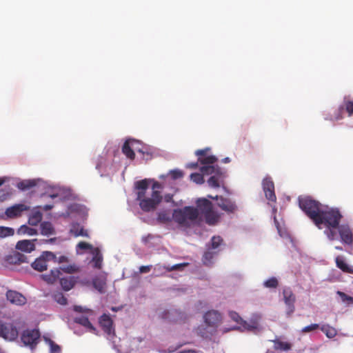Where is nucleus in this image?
I'll return each instance as SVG.
<instances>
[{
  "mask_svg": "<svg viewBox=\"0 0 353 353\" xmlns=\"http://www.w3.org/2000/svg\"><path fill=\"white\" fill-rule=\"evenodd\" d=\"M6 298L12 304L16 305H24L27 302L26 298L22 294L15 290H8Z\"/></svg>",
  "mask_w": 353,
  "mask_h": 353,
  "instance_id": "a211bd4d",
  "label": "nucleus"
},
{
  "mask_svg": "<svg viewBox=\"0 0 353 353\" xmlns=\"http://www.w3.org/2000/svg\"><path fill=\"white\" fill-rule=\"evenodd\" d=\"M75 282L76 281L74 277L72 276L63 277L60 279L61 288L65 291H69L71 290L74 287Z\"/></svg>",
  "mask_w": 353,
  "mask_h": 353,
  "instance_id": "bb28decb",
  "label": "nucleus"
},
{
  "mask_svg": "<svg viewBox=\"0 0 353 353\" xmlns=\"http://www.w3.org/2000/svg\"><path fill=\"white\" fill-rule=\"evenodd\" d=\"M50 261H56V255L50 251H44L41 256L37 258L33 262L31 263L32 268L39 272H43L47 270V263Z\"/></svg>",
  "mask_w": 353,
  "mask_h": 353,
  "instance_id": "1a4fd4ad",
  "label": "nucleus"
},
{
  "mask_svg": "<svg viewBox=\"0 0 353 353\" xmlns=\"http://www.w3.org/2000/svg\"><path fill=\"white\" fill-rule=\"evenodd\" d=\"M152 265H142L139 268L141 273H148L151 270Z\"/></svg>",
  "mask_w": 353,
  "mask_h": 353,
  "instance_id": "603ef678",
  "label": "nucleus"
},
{
  "mask_svg": "<svg viewBox=\"0 0 353 353\" xmlns=\"http://www.w3.org/2000/svg\"><path fill=\"white\" fill-rule=\"evenodd\" d=\"M172 196L170 194H167L165 196V199L166 202H170L172 200Z\"/></svg>",
  "mask_w": 353,
  "mask_h": 353,
  "instance_id": "052dcab7",
  "label": "nucleus"
},
{
  "mask_svg": "<svg viewBox=\"0 0 353 353\" xmlns=\"http://www.w3.org/2000/svg\"><path fill=\"white\" fill-rule=\"evenodd\" d=\"M283 300L286 305V314L290 316L294 312L295 295L290 288L283 290Z\"/></svg>",
  "mask_w": 353,
  "mask_h": 353,
  "instance_id": "2eb2a0df",
  "label": "nucleus"
},
{
  "mask_svg": "<svg viewBox=\"0 0 353 353\" xmlns=\"http://www.w3.org/2000/svg\"><path fill=\"white\" fill-rule=\"evenodd\" d=\"M191 179L196 183H199V173H192L190 175Z\"/></svg>",
  "mask_w": 353,
  "mask_h": 353,
  "instance_id": "6e6d98bb",
  "label": "nucleus"
},
{
  "mask_svg": "<svg viewBox=\"0 0 353 353\" xmlns=\"http://www.w3.org/2000/svg\"><path fill=\"white\" fill-rule=\"evenodd\" d=\"M61 274L60 270L56 268L51 270L49 274H43L42 278L48 283H53L57 280Z\"/></svg>",
  "mask_w": 353,
  "mask_h": 353,
  "instance_id": "a878e982",
  "label": "nucleus"
},
{
  "mask_svg": "<svg viewBox=\"0 0 353 353\" xmlns=\"http://www.w3.org/2000/svg\"><path fill=\"white\" fill-rule=\"evenodd\" d=\"M74 321L81 325L87 328L90 332L95 333L96 328L90 322L88 317L85 316H81L75 317Z\"/></svg>",
  "mask_w": 353,
  "mask_h": 353,
  "instance_id": "5701e85b",
  "label": "nucleus"
},
{
  "mask_svg": "<svg viewBox=\"0 0 353 353\" xmlns=\"http://www.w3.org/2000/svg\"><path fill=\"white\" fill-rule=\"evenodd\" d=\"M262 188L265 198L269 201H276V197L274 193V184L271 177L267 176L263 179Z\"/></svg>",
  "mask_w": 353,
  "mask_h": 353,
  "instance_id": "4468645a",
  "label": "nucleus"
},
{
  "mask_svg": "<svg viewBox=\"0 0 353 353\" xmlns=\"http://www.w3.org/2000/svg\"><path fill=\"white\" fill-rule=\"evenodd\" d=\"M336 294L339 296L341 301L346 305H353V297L341 291H337Z\"/></svg>",
  "mask_w": 353,
  "mask_h": 353,
  "instance_id": "f704fd0d",
  "label": "nucleus"
},
{
  "mask_svg": "<svg viewBox=\"0 0 353 353\" xmlns=\"http://www.w3.org/2000/svg\"><path fill=\"white\" fill-rule=\"evenodd\" d=\"M41 234L43 236H50L55 233L52 224L49 221H43L40 225Z\"/></svg>",
  "mask_w": 353,
  "mask_h": 353,
  "instance_id": "cd10ccee",
  "label": "nucleus"
},
{
  "mask_svg": "<svg viewBox=\"0 0 353 353\" xmlns=\"http://www.w3.org/2000/svg\"><path fill=\"white\" fill-rule=\"evenodd\" d=\"M199 216V210L196 208L185 206L173 210L172 218L173 221L181 227H190Z\"/></svg>",
  "mask_w": 353,
  "mask_h": 353,
  "instance_id": "39448f33",
  "label": "nucleus"
},
{
  "mask_svg": "<svg viewBox=\"0 0 353 353\" xmlns=\"http://www.w3.org/2000/svg\"><path fill=\"white\" fill-rule=\"evenodd\" d=\"M203 324L200 327V346L205 343L212 345L217 340L219 327L223 321V314L216 310L203 312Z\"/></svg>",
  "mask_w": 353,
  "mask_h": 353,
  "instance_id": "7ed1b4c3",
  "label": "nucleus"
},
{
  "mask_svg": "<svg viewBox=\"0 0 353 353\" xmlns=\"http://www.w3.org/2000/svg\"><path fill=\"white\" fill-rule=\"evenodd\" d=\"M170 214L169 212L164 210L159 212L157 216V221L161 223H167L171 221Z\"/></svg>",
  "mask_w": 353,
  "mask_h": 353,
  "instance_id": "473e14b6",
  "label": "nucleus"
},
{
  "mask_svg": "<svg viewBox=\"0 0 353 353\" xmlns=\"http://www.w3.org/2000/svg\"><path fill=\"white\" fill-rule=\"evenodd\" d=\"M178 353H196V352L195 350H188L180 351Z\"/></svg>",
  "mask_w": 353,
  "mask_h": 353,
  "instance_id": "13d9d810",
  "label": "nucleus"
},
{
  "mask_svg": "<svg viewBox=\"0 0 353 353\" xmlns=\"http://www.w3.org/2000/svg\"><path fill=\"white\" fill-rule=\"evenodd\" d=\"M77 247L81 250L91 249L92 245L86 242L81 241L78 243Z\"/></svg>",
  "mask_w": 353,
  "mask_h": 353,
  "instance_id": "3c124183",
  "label": "nucleus"
},
{
  "mask_svg": "<svg viewBox=\"0 0 353 353\" xmlns=\"http://www.w3.org/2000/svg\"><path fill=\"white\" fill-rule=\"evenodd\" d=\"M99 324L103 330L108 334H110L113 330V321L108 314H103L99 319Z\"/></svg>",
  "mask_w": 353,
  "mask_h": 353,
  "instance_id": "412c9836",
  "label": "nucleus"
},
{
  "mask_svg": "<svg viewBox=\"0 0 353 353\" xmlns=\"http://www.w3.org/2000/svg\"><path fill=\"white\" fill-rule=\"evenodd\" d=\"M51 353H59L61 348L59 345L54 343L52 341H50Z\"/></svg>",
  "mask_w": 353,
  "mask_h": 353,
  "instance_id": "09e8293b",
  "label": "nucleus"
},
{
  "mask_svg": "<svg viewBox=\"0 0 353 353\" xmlns=\"http://www.w3.org/2000/svg\"><path fill=\"white\" fill-rule=\"evenodd\" d=\"M229 316L234 321L240 323L241 326L239 328L243 331V323L244 321L241 319L239 314L235 312H230Z\"/></svg>",
  "mask_w": 353,
  "mask_h": 353,
  "instance_id": "ea45409f",
  "label": "nucleus"
},
{
  "mask_svg": "<svg viewBox=\"0 0 353 353\" xmlns=\"http://www.w3.org/2000/svg\"><path fill=\"white\" fill-rule=\"evenodd\" d=\"M274 347L276 350H281V351H288L291 349L292 345L291 343L283 341L279 339L274 340Z\"/></svg>",
  "mask_w": 353,
  "mask_h": 353,
  "instance_id": "2f4dec72",
  "label": "nucleus"
},
{
  "mask_svg": "<svg viewBox=\"0 0 353 353\" xmlns=\"http://www.w3.org/2000/svg\"><path fill=\"white\" fill-rule=\"evenodd\" d=\"M338 233L340 235L341 241L345 244L350 245L353 241L352 231L350 226L347 224L339 225V222L336 228V238L338 239Z\"/></svg>",
  "mask_w": 353,
  "mask_h": 353,
  "instance_id": "9b49d317",
  "label": "nucleus"
},
{
  "mask_svg": "<svg viewBox=\"0 0 353 353\" xmlns=\"http://www.w3.org/2000/svg\"><path fill=\"white\" fill-rule=\"evenodd\" d=\"M335 249H336V250H342V248H341V247H340V246H336V247H335Z\"/></svg>",
  "mask_w": 353,
  "mask_h": 353,
  "instance_id": "69168bd1",
  "label": "nucleus"
},
{
  "mask_svg": "<svg viewBox=\"0 0 353 353\" xmlns=\"http://www.w3.org/2000/svg\"><path fill=\"white\" fill-rule=\"evenodd\" d=\"M36 185V183L34 181L27 180L23 181L18 183L17 186L22 190H28Z\"/></svg>",
  "mask_w": 353,
  "mask_h": 353,
  "instance_id": "e433bc0d",
  "label": "nucleus"
},
{
  "mask_svg": "<svg viewBox=\"0 0 353 353\" xmlns=\"http://www.w3.org/2000/svg\"><path fill=\"white\" fill-rule=\"evenodd\" d=\"M42 213L40 211H34L28 218V223L31 225H37L42 220Z\"/></svg>",
  "mask_w": 353,
  "mask_h": 353,
  "instance_id": "7c9ffc66",
  "label": "nucleus"
},
{
  "mask_svg": "<svg viewBox=\"0 0 353 353\" xmlns=\"http://www.w3.org/2000/svg\"><path fill=\"white\" fill-rule=\"evenodd\" d=\"M19 335L16 326L12 323H6L0 320V336L9 341L15 340Z\"/></svg>",
  "mask_w": 353,
  "mask_h": 353,
  "instance_id": "9d476101",
  "label": "nucleus"
},
{
  "mask_svg": "<svg viewBox=\"0 0 353 353\" xmlns=\"http://www.w3.org/2000/svg\"><path fill=\"white\" fill-rule=\"evenodd\" d=\"M73 310L74 311L77 312L86 313L90 315H92L94 314L93 310L88 308L83 307L82 306L80 305H74Z\"/></svg>",
  "mask_w": 353,
  "mask_h": 353,
  "instance_id": "c03bdc74",
  "label": "nucleus"
},
{
  "mask_svg": "<svg viewBox=\"0 0 353 353\" xmlns=\"http://www.w3.org/2000/svg\"><path fill=\"white\" fill-rule=\"evenodd\" d=\"M5 182V180L3 179H0V186L2 185Z\"/></svg>",
  "mask_w": 353,
  "mask_h": 353,
  "instance_id": "0e129e2a",
  "label": "nucleus"
},
{
  "mask_svg": "<svg viewBox=\"0 0 353 353\" xmlns=\"http://www.w3.org/2000/svg\"><path fill=\"white\" fill-rule=\"evenodd\" d=\"M112 310L114 311H116V308H114V307H112Z\"/></svg>",
  "mask_w": 353,
  "mask_h": 353,
  "instance_id": "774afa93",
  "label": "nucleus"
},
{
  "mask_svg": "<svg viewBox=\"0 0 353 353\" xmlns=\"http://www.w3.org/2000/svg\"><path fill=\"white\" fill-rule=\"evenodd\" d=\"M14 233V229L8 227L0 226V237L5 238L12 236Z\"/></svg>",
  "mask_w": 353,
  "mask_h": 353,
  "instance_id": "4c0bfd02",
  "label": "nucleus"
},
{
  "mask_svg": "<svg viewBox=\"0 0 353 353\" xmlns=\"http://www.w3.org/2000/svg\"><path fill=\"white\" fill-rule=\"evenodd\" d=\"M263 285L267 288H276L278 286V280L276 277H271L264 281Z\"/></svg>",
  "mask_w": 353,
  "mask_h": 353,
  "instance_id": "58836bf2",
  "label": "nucleus"
},
{
  "mask_svg": "<svg viewBox=\"0 0 353 353\" xmlns=\"http://www.w3.org/2000/svg\"><path fill=\"white\" fill-rule=\"evenodd\" d=\"M211 148L207 147L200 150V186L202 191L209 188L216 192L221 188L225 192L228 189L225 180L228 177L227 170L216 163L218 158L210 154Z\"/></svg>",
  "mask_w": 353,
  "mask_h": 353,
  "instance_id": "f03ea898",
  "label": "nucleus"
},
{
  "mask_svg": "<svg viewBox=\"0 0 353 353\" xmlns=\"http://www.w3.org/2000/svg\"><path fill=\"white\" fill-rule=\"evenodd\" d=\"M300 208L310 217L330 241L336 238V228L342 215L339 209L324 206L310 196H299Z\"/></svg>",
  "mask_w": 353,
  "mask_h": 353,
  "instance_id": "f257e3e1",
  "label": "nucleus"
},
{
  "mask_svg": "<svg viewBox=\"0 0 353 353\" xmlns=\"http://www.w3.org/2000/svg\"><path fill=\"white\" fill-rule=\"evenodd\" d=\"M276 211V208L275 207L272 208V214L274 215V222L275 224V226L278 230V233L280 235L281 238H283L285 241V243L288 245V244H291L292 247L294 246V241L290 234L288 233V232L286 230L285 228H282L279 223L278 222L275 212Z\"/></svg>",
  "mask_w": 353,
  "mask_h": 353,
  "instance_id": "f3484780",
  "label": "nucleus"
},
{
  "mask_svg": "<svg viewBox=\"0 0 353 353\" xmlns=\"http://www.w3.org/2000/svg\"><path fill=\"white\" fill-rule=\"evenodd\" d=\"M55 241H56V239H55V238H51V239H50L45 240V242H46V243H54Z\"/></svg>",
  "mask_w": 353,
  "mask_h": 353,
  "instance_id": "680f3d73",
  "label": "nucleus"
},
{
  "mask_svg": "<svg viewBox=\"0 0 353 353\" xmlns=\"http://www.w3.org/2000/svg\"><path fill=\"white\" fill-rule=\"evenodd\" d=\"M197 163L198 162H196V163H190L187 165V167L190 168H194L197 165Z\"/></svg>",
  "mask_w": 353,
  "mask_h": 353,
  "instance_id": "e2e57ef3",
  "label": "nucleus"
},
{
  "mask_svg": "<svg viewBox=\"0 0 353 353\" xmlns=\"http://www.w3.org/2000/svg\"><path fill=\"white\" fill-rule=\"evenodd\" d=\"M321 331L330 339L333 338L336 334L335 328L330 326L329 325H323L321 327Z\"/></svg>",
  "mask_w": 353,
  "mask_h": 353,
  "instance_id": "c9c22d12",
  "label": "nucleus"
},
{
  "mask_svg": "<svg viewBox=\"0 0 353 353\" xmlns=\"http://www.w3.org/2000/svg\"><path fill=\"white\" fill-rule=\"evenodd\" d=\"M170 175L172 179L176 180L182 178L183 173L180 170H173L170 172Z\"/></svg>",
  "mask_w": 353,
  "mask_h": 353,
  "instance_id": "a18cd8bd",
  "label": "nucleus"
},
{
  "mask_svg": "<svg viewBox=\"0 0 353 353\" xmlns=\"http://www.w3.org/2000/svg\"><path fill=\"white\" fill-rule=\"evenodd\" d=\"M200 215L205 219V222L209 225L217 224L221 219V214L216 211L212 203L206 198H200Z\"/></svg>",
  "mask_w": 353,
  "mask_h": 353,
  "instance_id": "0eeeda50",
  "label": "nucleus"
},
{
  "mask_svg": "<svg viewBox=\"0 0 353 353\" xmlns=\"http://www.w3.org/2000/svg\"><path fill=\"white\" fill-rule=\"evenodd\" d=\"M335 261L337 268L344 272L353 274V266L348 265L342 256H338Z\"/></svg>",
  "mask_w": 353,
  "mask_h": 353,
  "instance_id": "b1692460",
  "label": "nucleus"
},
{
  "mask_svg": "<svg viewBox=\"0 0 353 353\" xmlns=\"http://www.w3.org/2000/svg\"><path fill=\"white\" fill-rule=\"evenodd\" d=\"M261 318V315L259 313L252 314L248 321H243V331L246 330L254 333L259 332L262 329V327L260 325Z\"/></svg>",
  "mask_w": 353,
  "mask_h": 353,
  "instance_id": "f8f14e48",
  "label": "nucleus"
},
{
  "mask_svg": "<svg viewBox=\"0 0 353 353\" xmlns=\"http://www.w3.org/2000/svg\"><path fill=\"white\" fill-rule=\"evenodd\" d=\"M54 262L58 263H67L68 262V258L65 256H61L58 258L57 257V261Z\"/></svg>",
  "mask_w": 353,
  "mask_h": 353,
  "instance_id": "864d4df0",
  "label": "nucleus"
},
{
  "mask_svg": "<svg viewBox=\"0 0 353 353\" xmlns=\"http://www.w3.org/2000/svg\"><path fill=\"white\" fill-rule=\"evenodd\" d=\"M8 263L12 265H19L23 263H29L28 257L17 251L12 252L6 257Z\"/></svg>",
  "mask_w": 353,
  "mask_h": 353,
  "instance_id": "6ab92c4d",
  "label": "nucleus"
},
{
  "mask_svg": "<svg viewBox=\"0 0 353 353\" xmlns=\"http://www.w3.org/2000/svg\"><path fill=\"white\" fill-rule=\"evenodd\" d=\"M222 163H229L231 162V159L230 157H225L221 160Z\"/></svg>",
  "mask_w": 353,
  "mask_h": 353,
  "instance_id": "4d7b16f0",
  "label": "nucleus"
},
{
  "mask_svg": "<svg viewBox=\"0 0 353 353\" xmlns=\"http://www.w3.org/2000/svg\"><path fill=\"white\" fill-rule=\"evenodd\" d=\"M92 285L100 293H103L105 291V279L102 276H97L93 279Z\"/></svg>",
  "mask_w": 353,
  "mask_h": 353,
  "instance_id": "c756f323",
  "label": "nucleus"
},
{
  "mask_svg": "<svg viewBox=\"0 0 353 353\" xmlns=\"http://www.w3.org/2000/svg\"><path fill=\"white\" fill-rule=\"evenodd\" d=\"M139 142L134 139H128L123 143L122 152L130 160L135 159L134 150H137L139 152L141 153L143 152L141 150L136 148V145Z\"/></svg>",
  "mask_w": 353,
  "mask_h": 353,
  "instance_id": "dca6fc26",
  "label": "nucleus"
},
{
  "mask_svg": "<svg viewBox=\"0 0 353 353\" xmlns=\"http://www.w3.org/2000/svg\"><path fill=\"white\" fill-rule=\"evenodd\" d=\"M40 333L37 330H26L21 334V340L26 346L33 348L38 343Z\"/></svg>",
  "mask_w": 353,
  "mask_h": 353,
  "instance_id": "ddd939ff",
  "label": "nucleus"
},
{
  "mask_svg": "<svg viewBox=\"0 0 353 353\" xmlns=\"http://www.w3.org/2000/svg\"><path fill=\"white\" fill-rule=\"evenodd\" d=\"M188 265V263H178L175 264L171 267H168L167 270L168 271H174V270H181L183 268Z\"/></svg>",
  "mask_w": 353,
  "mask_h": 353,
  "instance_id": "49530a36",
  "label": "nucleus"
},
{
  "mask_svg": "<svg viewBox=\"0 0 353 353\" xmlns=\"http://www.w3.org/2000/svg\"><path fill=\"white\" fill-rule=\"evenodd\" d=\"M37 241L34 239L33 241L30 240H22L17 242L16 245V249L21 250L22 252H31L35 249V245L33 241Z\"/></svg>",
  "mask_w": 353,
  "mask_h": 353,
  "instance_id": "4be33fe9",
  "label": "nucleus"
},
{
  "mask_svg": "<svg viewBox=\"0 0 353 353\" xmlns=\"http://www.w3.org/2000/svg\"><path fill=\"white\" fill-rule=\"evenodd\" d=\"M28 209L29 207L24 204H16L7 208L5 213L8 217L14 218L20 216L23 212Z\"/></svg>",
  "mask_w": 353,
  "mask_h": 353,
  "instance_id": "aec40b11",
  "label": "nucleus"
},
{
  "mask_svg": "<svg viewBox=\"0 0 353 353\" xmlns=\"http://www.w3.org/2000/svg\"><path fill=\"white\" fill-rule=\"evenodd\" d=\"M208 197L216 200L217 201V206L228 214H234L238 210V206L235 201L232 199L218 196V194L214 196L209 194Z\"/></svg>",
  "mask_w": 353,
  "mask_h": 353,
  "instance_id": "6e6552de",
  "label": "nucleus"
},
{
  "mask_svg": "<svg viewBox=\"0 0 353 353\" xmlns=\"http://www.w3.org/2000/svg\"><path fill=\"white\" fill-rule=\"evenodd\" d=\"M195 154H196V155H197V156H199V150H196L195 151Z\"/></svg>",
  "mask_w": 353,
  "mask_h": 353,
  "instance_id": "338daca9",
  "label": "nucleus"
},
{
  "mask_svg": "<svg viewBox=\"0 0 353 353\" xmlns=\"http://www.w3.org/2000/svg\"><path fill=\"white\" fill-rule=\"evenodd\" d=\"M52 208V205H45L43 207V209L46 211L47 210H50Z\"/></svg>",
  "mask_w": 353,
  "mask_h": 353,
  "instance_id": "bf43d9fd",
  "label": "nucleus"
},
{
  "mask_svg": "<svg viewBox=\"0 0 353 353\" xmlns=\"http://www.w3.org/2000/svg\"><path fill=\"white\" fill-rule=\"evenodd\" d=\"M61 269L64 272L68 273V274L74 273V272H77L79 271V268L74 264L63 266L62 268H61Z\"/></svg>",
  "mask_w": 353,
  "mask_h": 353,
  "instance_id": "79ce46f5",
  "label": "nucleus"
},
{
  "mask_svg": "<svg viewBox=\"0 0 353 353\" xmlns=\"http://www.w3.org/2000/svg\"><path fill=\"white\" fill-rule=\"evenodd\" d=\"M93 257L92 262L93 263V267L97 269H101L103 263V256L98 248H96L92 251Z\"/></svg>",
  "mask_w": 353,
  "mask_h": 353,
  "instance_id": "393cba45",
  "label": "nucleus"
},
{
  "mask_svg": "<svg viewBox=\"0 0 353 353\" xmlns=\"http://www.w3.org/2000/svg\"><path fill=\"white\" fill-rule=\"evenodd\" d=\"M149 187L148 179H145L135 183L137 200L139 201L141 209L145 212L154 210L162 201L163 197L159 191H152L150 197L146 196Z\"/></svg>",
  "mask_w": 353,
  "mask_h": 353,
  "instance_id": "20e7f679",
  "label": "nucleus"
},
{
  "mask_svg": "<svg viewBox=\"0 0 353 353\" xmlns=\"http://www.w3.org/2000/svg\"><path fill=\"white\" fill-rule=\"evenodd\" d=\"M319 327V325L316 323L311 324L310 325L305 326L302 329L303 332H309L314 331Z\"/></svg>",
  "mask_w": 353,
  "mask_h": 353,
  "instance_id": "de8ad7c7",
  "label": "nucleus"
},
{
  "mask_svg": "<svg viewBox=\"0 0 353 353\" xmlns=\"http://www.w3.org/2000/svg\"><path fill=\"white\" fill-rule=\"evenodd\" d=\"M345 110L349 116L353 114V101H347L345 104Z\"/></svg>",
  "mask_w": 353,
  "mask_h": 353,
  "instance_id": "8fccbe9b",
  "label": "nucleus"
},
{
  "mask_svg": "<svg viewBox=\"0 0 353 353\" xmlns=\"http://www.w3.org/2000/svg\"><path fill=\"white\" fill-rule=\"evenodd\" d=\"M19 234H28L29 236H33L37 234V230L34 228H30L26 225H21L19 230Z\"/></svg>",
  "mask_w": 353,
  "mask_h": 353,
  "instance_id": "72a5a7b5",
  "label": "nucleus"
},
{
  "mask_svg": "<svg viewBox=\"0 0 353 353\" xmlns=\"http://www.w3.org/2000/svg\"><path fill=\"white\" fill-rule=\"evenodd\" d=\"M70 233L75 236H88V232L79 223H73L70 228Z\"/></svg>",
  "mask_w": 353,
  "mask_h": 353,
  "instance_id": "c85d7f7f",
  "label": "nucleus"
},
{
  "mask_svg": "<svg viewBox=\"0 0 353 353\" xmlns=\"http://www.w3.org/2000/svg\"><path fill=\"white\" fill-rule=\"evenodd\" d=\"M54 299L56 302L59 303L60 305H66L67 304V299L61 292H57L54 294Z\"/></svg>",
  "mask_w": 353,
  "mask_h": 353,
  "instance_id": "a19ab883",
  "label": "nucleus"
},
{
  "mask_svg": "<svg viewBox=\"0 0 353 353\" xmlns=\"http://www.w3.org/2000/svg\"><path fill=\"white\" fill-rule=\"evenodd\" d=\"M344 111V108L343 106H340L339 108V110H338V112L334 114V116H330V117H325V120H330V121H333V120H339V119H342V116L341 115V114Z\"/></svg>",
  "mask_w": 353,
  "mask_h": 353,
  "instance_id": "37998d69",
  "label": "nucleus"
},
{
  "mask_svg": "<svg viewBox=\"0 0 353 353\" xmlns=\"http://www.w3.org/2000/svg\"><path fill=\"white\" fill-rule=\"evenodd\" d=\"M225 244L220 236H213L207 245V250L203 256V263L206 265L212 264L218 254L223 250Z\"/></svg>",
  "mask_w": 353,
  "mask_h": 353,
  "instance_id": "423d86ee",
  "label": "nucleus"
},
{
  "mask_svg": "<svg viewBox=\"0 0 353 353\" xmlns=\"http://www.w3.org/2000/svg\"><path fill=\"white\" fill-rule=\"evenodd\" d=\"M162 188V185L158 182V181H154L152 184V191H158L157 189H161Z\"/></svg>",
  "mask_w": 353,
  "mask_h": 353,
  "instance_id": "5fc2aeb1",
  "label": "nucleus"
}]
</instances>
